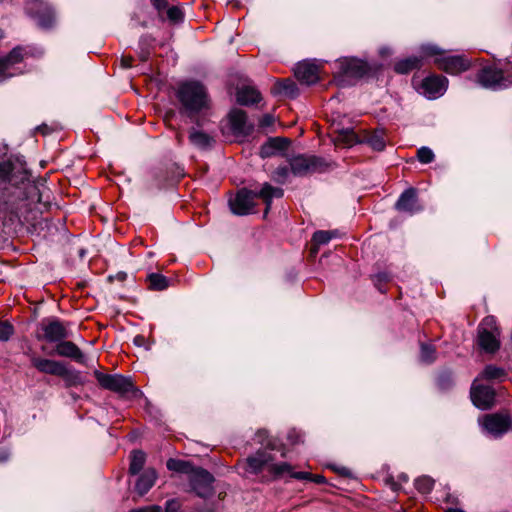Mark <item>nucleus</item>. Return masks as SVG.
<instances>
[{
	"label": "nucleus",
	"instance_id": "46",
	"mask_svg": "<svg viewBox=\"0 0 512 512\" xmlns=\"http://www.w3.org/2000/svg\"><path fill=\"white\" fill-rule=\"evenodd\" d=\"M332 468L340 475L342 476H350L351 472L347 467L341 466V467H335L332 466Z\"/></svg>",
	"mask_w": 512,
	"mask_h": 512
},
{
	"label": "nucleus",
	"instance_id": "53",
	"mask_svg": "<svg viewBox=\"0 0 512 512\" xmlns=\"http://www.w3.org/2000/svg\"><path fill=\"white\" fill-rule=\"evenodd\" d=\"M140 58H141L142 61H146L148 59V52H145V53L142 52L140 54Z\"/></svg>",
	"mask_w": 512,
	"mask_h": 512
},
{
	"label": "nucleus",
	"instance_id": "32",
	"mask_svg": "<svg viewBox=\"0 0 512 512\" xmlns=\"http://www.w3.org/2000/svg\"><path fill=\"white\" fill-rule=\"evenodd\" d=\"M333 236H334V232H331V231H324V230L316 231L312 237L314 247L311 248V253L316 254L317 250H318L317 246L327 244L332 239Z\"/></svg>",
	"mask_w": 512,
	"mask_h": 512
},
{
	"label": "nucleus",
	"instance_id": "57",
	"mask_svg": "<svg viewBox=\"0 0 512 512\" xmlns=\"http://www.w3.org/2000/svg\"><path fill=\"white\" fill-rule=\"evenodd\" d=\"M3 36H4V33H3V31L0 29V39H2V38H3Z\"/></svg>",
	"mask_w": 512,
	"mask_h": 512
},
{
	"label": "nucleus",
	"instance_id": "35",
	"mask_svg": "<svg viewBox=\"0 0 512 512\" xmlns=\"http://www.w3.org/2000/svg\"><path fill=\"white\" fill-rule=\"evenodd\" d=\"M420 358L425 363H432L436 360V350L432 345L422 344Z\"/></svg>",
	"mask_w": 512,
	"mask_h": 512
},
{
	"label": "nucleus",
	"instance_id": "34",
	"mask_svg": "<svg viewBox=\"0 0 512 512\" xmlns=\"http://www.w3.org/2000/svg\"><path fill=\"white\" fill-rule=\"evenodd\" d=\"M150 288L157 291H162L168 287V279L162 274L151 273L148 275Z\"/></svg>",
	"mask_w": 512,
	"mask_h": 512
},
{
	"label": "nucleus",
	"instance_id": "38",
	"mask_svg": "<svg viewBox=\"0 0 512 512\" xmlns=\"http://www.w3.org/2000/svg\"><path fill=\"white\" fill-rule=\"evenodd\" d=\"M291 172V168L289 169L287 166H280L273 172V180L283 184L287 180L289 174Z\"/></svg>",
	"mask_w": 512,
	"mask_h": 512
},
{
	"label": "nucleus",
	"instance_id": "13",
	"mask_svg": "<svg viewBox=\"0 0 512 512\" xmlns=\"http://www.w3.org/2000/svg\"><path fill=\"white\" fill-rule=\"evenodd\" d=\"M470 397L473 404L482 410L490 409L495 401L494 390L486 385L472 384L470 390Z\"/></svg>",
	"mask_w": 512,
	"mask_h": 512
},
{
	"label": "nucleus",
	"instance_id": "21",
	"mask_svg": "<svg viewBox=\"0 0 512 512\" xmlns=\"http://www.w3.org/2000/svg\"><path fill=\"white\" fill-rule=\"evenodd\" d=\"M290 140L285 137H273L264 143L260 148L262 158L272 157L288 148Z\"/></svg>",
	"mask_w": 512,
	"mask_h": 512
},
{
	"label": "nucleus",
	"instance_id": "28",
	"mask_svg": "<svg viewBox=\"0 0 512 512\" xmlns=\"http://www.w3.org/2000/svg\"><path fill=\"white\" fill-rule=\"evenodd\" d=\"M167 468L171 471L189 474L190 476L196 470L190 462L178 459H169L167 461Z\"/></svg>",
	"mask_w": 512,
	"mask_h": 512
},
{
	"label": "nucleus",
	"instance_id": "48",
	"mask_svg": "<svg viewBox=\"0 0 512 512\" xmlns=\"http://www.w3.org/2000/svg\"><path fill=\"white\" fill-rule=\"evenodd\" d=\"M131 63H132V58L131 57H122L121 58V66L123 68H130L131 67Z\"/></svg>",
	"mask_w": 512,
	"mask_h": 512
},
{
	"label": "nucleus",
	"instance_id": "18",
	"mask_svg": "<svg viewBox=\"0 0 512 512\" xmlns=\"http://www.w3.org/2000/svg\"><path fill=\"white\" fill-rule=\"evenodd\" d=\"M478 82L485 88L501 89L506 87L502 71L497 68L487 67L483 68L478 76Z\"/></svg>",
	"mask_w": 512,
	"mask_h": 512
},
{
	"label": "nucleus",
	"instance_id": "54",
	"mask_svg": "<svg viewBox=\"0 0 512 512\" xmlns=\"http://www.w3.org/2000/svg\"><path fill=\"white\" fill-rule=\"evenodd\" d=\"M446 512H464V511H462L460 509H449Z\"/></svg>",
	"mask_w": 512,
	"mask_h": 512
},
{
	"label": "nucleus",
	"instance_id": "6",
	"mask_svg": "<svg viewBox=\"0 0 512 512\" xmlns=\"http://www.w3.org/2000/svg\"><path fill=\"white\" fill-rule=\"evenodd\" d=\"M291 173L295 176H307L325 171L326 162L317 156L298 155L290 160Z\"/></svg>",
	"mask_w": 512,
	"mask_h": 512
},
{
	"label": "nucleus",
	"instance_id": "36",
	"mask_svg": "<svg viewBox=\"0 0 512 512\" xmlns=\"http://www.w3.org/2000/svg\"><path fill=\"white\" fill-rule=\"evenodd\" d=\"M433 485V479L428 476L420 477L415 482L416 489L423 494L429 493L432 490Z\"/></svg>",
	"mask_w": 512,
	"mask_h": 512
},
{
	"label": "nucleus",
	"instance_id": "51",
	"mask_svg": "<svg viewBox=\"0 0 512 512\" xmlns=\"http://www.w3.org/2000/svg\"><path fill=\"white\" fill-rule=\"evenodd\" d=\"M377 277H378V279H379L380 281H384V282H386V281H388V280H389V277H388V275H387L386 273L378 274V276H377Z\"/></svg>",
	"mask_w": 512,
	"mask_h": 512
},
{
	"label": "nucleus",
	"instance_id": "8",
	"mask_svg": "<svg viewBox=\"0 0 512 512\" xmlns=\"http://www.w3.org/2000/svg\"><path fill=\"white\" fill-rule=\"evenodd\" d=\"M42 335H37L39 340H45L50 343H58L69 337L66 326L57 318H46L40 323Z\"/></svg>",
	"mask_w": 512,
	"mask_h": 512
},
{
	"label": "nucleus",
	"instance_id": "25",
	"mask_svg": "<svg viewBox=\"0 0 512 512\" xmlns=\"http://www.w3.org/2000/svg\"><path fill=\"white\" fill-rule=\"evenodd\" d=\"M156 477L155 470L148 469L138 478L135 488L139 495H144L151 489L155 483Z\"/></svg>",
	"mask_w": 512,
	"mask_h": 512
},
{
	"label": "nucleus",
	"instance_id": "31",
	"mask_svg": "<svg viewBox=\"0 0 512 512\" xmlns=\"http://www.w3.org/2000/svg\"><path fill=\"white\" fill-rule=\"evenodd\" d=\"M146 460V455L143 451L135 450L131 454V462L129 471L131 474H138L143 468Z\"/></svg>",
	"mask_w": 512,
	"mask_h": 512
},
{
	"label": "nucleus",
	"instance_id": "5",
	"mask_svg": "<svg viewBox=\"0 0 512 512\" xmlns=\"http://www.w3.org/2000/svg\"><path fill=\"white\" fill-rule=\"evenodd\" d=\"M500 331L493 316H487L478 327L477 342L487 353H495L500 348Z\"/></svg>",
	"mask_w": 512,
	"mask_h": 512
},
{
	"label": "nucleus",
	"instance_id": "26",
	"mask_svg": "<svg viewBox=\"0 0 512 512\" xmlns=\"http://www.w3.org/2000/svg\"><path fill=\"white\" fill-rule=\"evenodd\" d=\"M421 59L417 56H411L405 59H402L398 61L395 64V71L399 74H406L412 71L415 68H418L420 66Z\"/></svg>",
	"mask_w": 512,
	"mask_h": 512
},
{
	"label": "nucleus",
	"instance_id": "41",
	"mask_svg": "<svg viewBox=\"0 0 512 512\" xmlns=\"http://www.w3.org/2000/svg\"><path fill=\"white\" fill-rule=\"evenodd\" d=\"M12 171V165L10 162H0V184L10 181V174Z\"/></svg>",
	"mask_w": 512,
	"mask_h": 512
},
{
	"label": "nucleus",
	"instance_id": "37",
	"mask_svg": "<svg viewBox=\"0 0 512 512\" xmlns=\"http://www.w3.org/2000/svg\"><path fill=\"white\" fill-rule=\"evenodd\" d=\"M434 153L428 147H421L417 151V158L423 164L431 163L434 160Z\"/></svg>",
	"mask_w": 512,
	"mask_h": 512
},
{
	"label": "nucleus",
	"instance_id": "30",
	"mask_svg": "<svg viewBox=\"0 0 512 512\" xmlns=\"http://www.w3.org/2000/svg\"><path fill=\"white\" fill-rule=\"evenodd\" d=\"M365 141L375 151H382L386 146V140L382 130H377L368 135Z\"/></svg>",
	"mask_w": 512,
	"mask_h": 512
},
{
	"label": "nucleus",
	"instance_id": "44",
	"mask_svg": "<svg viewBox=\"0 0 512 512\" xmlns=\"http://www.w3.org/2000/svg\"><path fill=\"white\" fill-rule=\"evenodd\" d=\"M130 512H162L161 507L157 505H151L146 507H141L137 509H133Z\"/></svg>",
	"mask_w": 512,
	"mask_h": 512
},
{
	"label": "nucleus",
	"instance_id": "4",
	"mask_svg": "<svg viewBox=\"0 0 512 512\" xmlns=\"http://www.w3.org/2000/svg\"><path fill=\"white\" fill-rule=\"evenodd\" d=\"M421 52L423 56L432 57L435 56V64L449 74H459L463 71H466L470 64L467 59L460 55H446L443 51L440 50L435 45L427 44L421 46Z\"/></svg>",
	"mask_w": 512,
	"mask_h": 512
},
{
	"label": "nucleus",
	"instance_id": "3",
	"mask_svg": "<svg viewBox=\"0 0 512 512\" xmlns=\"http://www.w3.org/2000/svg\"><path fill=\"white\" fill-rule=\"evenodd\" d=\"M283 196V190L265 183L259 192H253L246 188L240 189L237 194L229 199V206L233 214L238 216L248 215L254 212L256 198H261L266 203L265 215L271 207L273 198Z\"/></svg>",
	"mask_w": 512,
	"mask_h": 512
},
{
	"label": "nucleus",
	"instance_id": "55",
	"mask_svg": "<svg viewBox=\"0 0 512 512\" xmlns=\"http://www.w3.org/2000/svg\"><path fill=\"white\" fill-rule=\"evenodd\" d=\"M177 141L178 143L182 142V136L180 134H177Z\"/></svg>",
	"mask_w": 512,
	"mask_h": 512
},
{
	"label": "nucleus",
	"instance_id": "47",
	"mask_svg": "<svg viewBox=\"0 0 512 512\" xmlns=\"http://www.w3.org/2000/svg\"><path fill=\"white\" fill-rule=\"evenodd\" d=\"M153 6L158 10L161 11L166 8V0H152Z\"/></svg>",
	"mask_w": 512,
	"mask_h": 512
},
{
	"label": "nucleus",
	"instance_id": "52",
	"mask_svg": "<svg viewBox=\"0 0 512 512\" xmlns=\"http://www.w3.org/2000/svg\"><path fill=\"white\" fill-rule=\"evenodd\" d=\"M8 459V454L6 452H0V462H4Z\"/></svg>",
	"mask_w": 512,
	"mask_h": 512
},
{
	"label": "nucleus",
	"instance_id": "23",
	"mask_svg": "<svg viewBox=\"0 0 512 512\" xmlns=\"http://www.w3.org/2000/svg\"><path fill=\"white\" fill-rule=\"evenodd\" d=\"M189 141L196 148L203 150L211 148L214 144L213 137L195 128L189 131Z\"/></svg>",
	"mask_w": 512,
	"mask_h": 512
},
{
	"label": "nucleus",
	"instance_id": "2",
	"mask_svg": "<svg viewBox=\"0 0 512 512\" xmlns=\"http://www.w3.org/2000/svg\"><path fill=\"white\" fill-rule=\"evenodd\" d=\"M256 441L265 446L264 449H259L254 455L247 458L248 471L253 474L260 473L263 469L267 468L269 472L276 476H281L285 473H290L292 467L286 462L275 464V457L268 451L274 450L275 444L268 439L266 430H259L255 435Z\"/></svg>",
	"mask_w": 512,
	"mask_h": 512
},
{
	"label": "nucleus",
	"instance_id": "11",
	"mask_svg": "<svg viewBox=\"0 0 512 512\" xmlns=\"http://www.w3.org/2000/svg\"><path fill=\"white\" fill-rule=\"evenodd\" d=\"M28 13L37 20V24L44 29L53 26L55 22V14L53 9L47 4L39 0H34L27 5Z\"/></svg>",
	"mask_w": 512,
	"mask_h": 512
},
{
	"label": "nucleus",
	"instance_id": "50",
	"mask_svg": "<svg viewBox=\"0 0 512 512\" xmlns=\"http://www.w3.org/2000/svg\"><path fill=\"white\" fill-rule=\"evenodd\" d=\"M143 341H144L143 336L138 335L134 338V344H136L138 346L141 345L143 343Z\"/></svg>",
	"mask_w": 512,
	"mask_h": 512
},
{
	"label": "nucleus",
	"instance_id": "1",
	"mask_svg": "<svg viewBox=\"0 0 512 512\" xmlns=\"http://www.w3.org/2000/svg\"><path fill=\"white\" fill-rule=\"evenodd\" d=\"M176 98L181 115L194 120L209 107V96L205 86L198 81H186L178 85Z\"/></svg>",
	"mask_w": 512,
	"mask_h": 512
},
{
	"label": "nucleus",
	"instance_id": "29",
	"mask_svg": "<svg viewBox=\"0 0 512 512\" xmlns=\"http://www.w3.org/2000/svg\"><path fill=\"white\" fill-rule=\"evenodd\" d=\"M507 376L506 371L495 365H487L481 373V378L486 380H503Z\"/></svg>",
	"mask_w": 512,
	"mask_h": 512
},
{
	"label": "nucleus",
	"instance_id": "49",
	"mask_svg": "<svg viewBox=\"0 0 512 512\" xmlns=\"http://www.w3.org/2000/svg\"><path fill=\"white\" fill-rule=\"evenodd\" d=\"M70 379L74 382V383H82L81 381V377H80V373L79 372H72L70 374Z\"/></svg>",
	"mask_w": 512,
	"mask_h": 512
},
{
	"label": "nucleus",
	"instance_id": "14",
	"mask_svg": "<svg viewBox=\"0 0 512 512\" xmlns=\"http://www.w3.org/2000/svg\"><path fill=\"white\" fill-rule=\"evenodd\" d=\"M448 86V80L444 76H428L426 77L421 84V92L428 99H437L442 96Z\"/></svg>",
	"mask_w": 512,
	"mask_h": 512
},
{
	"label": "nucleus",
	"instance_id": "45",
	"mask_svg": "<svg viewBox=\"0 0 512 512\" xmlns=\"http://www.w3.org/2000/svg\"><path fill=\"white\" fill-rule=\"evenodd\" d=\"M273 122H274L273 116L267 114L261 118L259 124L261 127H269L273 124Z\"/></svg>",
	"mask_w": 512,
	"mask_h": 512
},
{
	"label": "nucleus",
	"instance_id": "24",
	"mask_svg": "<svg viewBox=\"0 0 512 512\" xmlns=\"http://www.w3.org/2000/svg\"><path fill=\"white\" fill-rule=\"evenodd\" d=\"M261 100L260 93L251 86H243L237 91V102L241 105H252Z\"/></svg>",
	"mask_w": 512,
	"mask_h": 512
},
{
	"label": "nucleus",
	"instance_id": "43",
	"mask_svg": "<svg viewBox=\"0 0 512 512\" xmlns=\"http://www.w3.org/2000/svg\"><path fill=\"white\" fill-rule=\"evenodd\" d=\"M180 509V503L176 499H171L166 502V512H178Z\"/></svg>",
	"mask_w": 512,
	"mask_h": 512
},
{
	"label": "nucleus",
	"instance_id": "15",
	"mask_svg": "<svg viewBox=\"0 0 512 512\" xmlns=\"http://www.w3.org/2000/svg\"><path fill=\"white\" fill-rule=\"evenodd\" d=\"M229 122L232 133L237 138H244L253 130V125L247 122V115L243 110L233 109L229 113Z\"/></svg>",
	"mask_w": 512,
	"mask_h": 512
},
{
	"label": "nucleus",
	"instance_id": "16",
	"mask_svg": "<svg viewBox=\"0 0 512 512\" xmlns=\"http://www.w3.org/2000/svg\"><path fill=\"white\" fill-rule=\"evenodd\" d=\"M30 361L32 366L41 373L56 376H66L68 374L65 365L59 361L41 358L35 355H30Z\"/></svg>",
	"mask_w": 512,
	"mask_h": 512
},
{
	"label": "nucleus",
	"instance_id": "7",
	"mask_svg": "<svg viewBox=\"0 0 512 512\" xmlns=\"http://www.w3.org/2000/svg\"><path fill=\"white\" fill-rule=\"evenodd\" d=\"M94 376L102 388L115 393L126 394L134 390L130 377H124L119 374H104L98 370L94 371Z\"/></svg>",
	"mask_w": 512,
	"mask_h": 512
},
{
	"label": "nucleus",
	"instance_id": "10",
	"mask_svg": "<svg viewBox=\"0 0 512 512\" xmlns=\"http://www.w3.org/2000/svg\"><path fill=\"white\" fill-rule=\"evenodd\" d=\"M479 422L489 434L499 437L508 431L512 420L507 414L494 413L483 416Z\"/></svg>",
	"mask_w": 512,
	"mask_h": 512
},
{
	"label": "nucleus",
	"instance_id": "22",
	"mask_svg": "<svg viewBox=\"0 0 512 512\" xmlns=\"http://www.w3.org/2000/svg\"><path fill=\"white\" fill-rule=\"evenodd\" d=\"M56 353L62 357H69L78 362H82L83 353L79 347L71 341L61 340L57 343Z\"/></svg>",
	"mask_w": 512,
	"mask_h": 512
},
{
	"label": "nucleus",
	"instance_id": "9",
	"mask_svg": "<svg viewBox=\"0 0 512 512\" xmlns=\"http://www.w3.org/2000/svg\"><path fill=\"white\" fill-rule=\"evenodd\" d=\"M192 490L202 498H207L214 493L213 481L214 477L210 472L202 468L196 470L189 477Z\"/></svg>",
	"mask_w": 512,
	"mask_h": 512
},
{
	"label": "nucleus",
	"instance_id": "56",
	"mask_svg": "<svg viewBox=\"0 0 512 512\" xmlns=\"http://www.w3.org/2000/svg\"><path fill=\"white\" fill-rule=\"evenodd\" d=\"M84 253H85V251H84L83 249H81V250H80V252H79V254H80V256H81V257H83V256H84Z\"/></svg>",
	"mask_w": 512,
	"mask_h": 512
},
{
	"label": "nucleus",
	"instance_id": "12",
	"mask_svg": "<svg viewBox=\"0 0 512 512\" xmlns=\"http://www.w3.org/2000/svg\"><path fill=\"white\" fill-rule=\"evenodd\" d=\"M24 50L21 47L14 48L8 56L0 58V82L20 73L15 65L24 59Z\"/></svg>",
	"mask_w": 512,
	"mask_h": 512
},
{
	"label": "nucleus",
	"instance_id": "27",
	"mask_svg": "<svg viewBox=\"0 0 512 512\" xmlns=\"http://www.w3.org/2000/svg\"><path fill=\"white\" fill-rule=\"evenodd\" d=\"M335 142L346 147H351L358 142V137L351 128L341 129L338 131Z\"/></svg>",
	"mask_w": 512,
	"mask_h": 512
},
{
	"label": "nucleus",
	"instance_id": "20",
	"mask_svg": "<svg viewBox=\"0 0 512 512\" xmlns=\"http://www.w3.org/2000/svg\"><path fill=\"white\" fill-rule=\"evenodd\" d=\"M296 78L303 84H315L319 80L318 67L307 61L297 64L294 70Z\"/></svg>",
	"mask_w": 512,
	"mask_h": 512
},
{
	"label": "nucleus",
	"instance_id": "42",
	"mask_svg": "<svg viewBox=\"0 0 512 512\" xmlns=\"http://www.w3.org/2000/svg\"><path fill=\"white\" fill-rule=\"evenodd\" d=\"M167 16H168L169 20L174 23L180 22L183 19L182 11L180 10V8H178L176 6H172V7L168 8Z\"/></svg>",
	"mask_w": 512,
	"mask_h": 512
},
{
	"label": "nucleus",
	"instance_id": "17",
	"mask_svg": "<svg viewBox=\"0 0 512 512\" xmlns=\"http://www.w3.org/2000/svg\"><path fill=\"white\" fill-rule=\"evenodd\" d=\"M395 208L399 212L413 215L422 210V206L419 204L417 191L414 188L406 189L398 198Z\"/></svg>",
	"mask_w": 512,
	"mask_h": 512
},
{
	"label": "nucleus",
	"instance_id": "40",
	"mask_svg": "<svg viewBox=\"0 0 512 512\" xmlns=\"http://www.w3.org/2000/svg\"><path fill=\"white\" fill-rule=\"evenodd\" d=\"M289 474L291 475L292 478H295V479H311L312 481H314L315 483H318V484H322L325 482V477L322 475H316V476L312 477V475L307 472H296V473L290 472Z\"/></svg>",
	"mask_w": 512,
	"mask_h": 512
},
{
	"label": "nucleus",
	"instance_id": "33",
	"mask_svg": "<svg viewBox=\"0 0 512 512\" xmlns=\"http://www.w3.org/2000/svg\"><path fill=\"white\" fill-rule=\"evenodd\" d=\"M277 92L289 98H295L298 95V88L292 80H285L278 84Z\"/></svg>",
	"mask_w": 512,
	"mask_h": 512
},
{
	"label": "nucleus",
	"instance_id": "39",
	"mask_svg": "<svg viewBox=\"0 0 512 512\" xmlns=\"http://www.w3.org/2000/svg\"><path fill=\"white\" fill-rule=\"evenodd\" d=\"M14 333L13 326L7 321H0V341H7Z\"/></svg>",
	"mask_w": 512,
	"mask_h": 512
},
{
	"label": "nucleus",
	"instance_id": "19",
	"mask_svg": "<svg viewBox=\"0 0 512 512\" xmlns=\"http://www.w3.org/2000/svg\"><path fill=\"white\" fill-rule=\"evenodd\" d=\"M339 64L343 74L353 78H361L370 70L369 65L365 61L356 58H345Z\"/></svg>",
	"mask_w": 512,
	"mask_h": 512
}]
</instances>
